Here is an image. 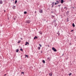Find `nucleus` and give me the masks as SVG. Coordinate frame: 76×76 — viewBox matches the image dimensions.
Masks as SVG:
<instances>
[{
  "instance_id": "e433bc0d",
  "label": "nucleus",
  "mask_w": 76,
  "mask_h": 76,
  "mask_svg": "<svg viewBox=\"0 0 76 76\" xmlns=\"http://www.w3.org/2000/svg\"><path fill=\"white\" fill-rule=\"evenodd\" d=\"M69 12V11H68V12Z\"/></svg>"
},
{
  "instance_id": "20e7f679",
  "label": "nucleus",
  "mask_w": 76,
  "mask_h": 76,
  "mask_svg": "<svg viewBox=\"0 0 76 76\" xmlns=\"http://www.w3.org/2000/svg\"><path fill=\"white\" fill-rule=\"evenodd\" d=\"M43 11H42V10H40V11H39L40 13H42Z\"/></svg>"
},
{
  "instance_id": "1a4fd4ad",
  "label": "nucleus",
  "mask_w": 76,
  "mask_h": 76,
  "mask_svg": "<svg viewBox=\"0 0 76 76\" xmlns=\"http://www.w3.org/2000/svg\"><path fill=\"white\" fill-rule=\"evenodd\" d=\"M49 75H50V76H52V75H53V74L51 73H49Z\"/></svg>"
},
{
  "instance_id": "aec40b11",
  "label": "nucleus",
  "mask_w": 76,
  "mask_h": 76,
  "mask_svg": "<svg viewBox=\"0 0 76 76\" xmlns=\"http://www.w3.org/2000/svg\"><path fill=\"white\" fill-rule=\"evenodd\" d=\"M20 41H19L18 42V44H19V43H20Z\"/></svg>"
},
{
  "instance_id": "c9c22d12",
  "label": "nucleus",
  "mask_w": 76,
  "mask_h": 76,
  "mask_svg": "<svg viewBox=\"0 0 76 76\" xmlns=\"http://www.w3.org/2000/svg\"><path fill=\"white\" fill-rule=\"evenodd\" d=\"M15 7H14V8H14V9H15Z\"/></svg>"
},
{
  "instance_id": "2f4dec72",
  "label": "nucleus",
  "mask_w": 76,
  "mask_h": 76,
  "mask_svg": "<svg viewBox=\"0 0 76 76\" xmlns=\"http://www.w3.org/2000/svg\"><path fill=\"white\" fill-rule=\"evenodd\" d=\"M4 76H6V74H5V75H4Z\"/></svg>"
},
{
  "instance_id": "6e6552de",
  "label": "nucleus",
  "mask_w": 76,
  "mask_h": 76,
  "mask_svg": "<svg viewBox=\"0 0 76 76\" xmlns=\"http://www.w3.org/2000/svg\"><path fill=\"white\" fill-rule=\"evenodd\" d=\"M36 38H37H37H38V37H37L36 36H35L34 37V39H36Z\"/></svg>"
},
{
  "instance_id": "0eeeda50",
  "label": "nucleus",
  "mask_w": 76,
  "mask_h": 76,
  "mask_svg": "<svg viewBox=\"0 0 76 76\" xmlns=\"http://www.w3.org/2000/svg\"><path fill=\"white\" fill-rule=\"evenodd\" d=\"M39 33L40 35H42V32L41 31H39Z\"/></svg>"
},
{
  "instance_id": "dca6fc26",
  "label": "nucleus",
  "mask_w": 76,
  "mask_h": 76,
  "mask_svg": "<svg viewBox=\"0 0 76 76\" xmlns=\"http://www.w3.org/2000/svg\"><path fill=\"white\" fill-rule=\"evenodd\" d=\"M27 13V12H26L25 11L24 12V14H26Z\"/></svg>"
},
{
  "instance_id": "2eb2a0df",
  "label": "nucleus",
  "mask_w": 76,
  "mask_h": 76,
  "mask_svg": "<svg viewBox=\"0 0 76 76\" xmlns=\"http://www.w3.org/2000/svg\"><path fill=\"white\" fill-rule=\"evenodd\" d=\"M56 2H57V4H58V3H59V2L58 1H56Z\"/></svg>"
},
{
  "instance_id": "a211bd4d",
  "label": "nucleus",
  "mask_w": 76,
  "mask_h": 76,
  "mask_svg": "<svg viewBox=\"0 0 76 76\" xmlns=\"http://www.w3.org/2000/svg\"><path fill=\"white\" fill-rule=\"evenodd\" d=\"M25 56H26V57H27V58H28V55H26Z\"/></svg>"
},
{
  "instance_id": "6ab92c4d",
  "label": "nucleus",
  "mask_w": 76,
  "mask_h": 76,
  "mask_svg": "<svg viewBox=\"0 0 76 76\" xmlns=\"http://www.w3.org/2000/svg\"><path fill=\"white\" fill-rule=\"evenodd\" d=\"M43 63H45V61L43 60Z\"/></svg>"
},
{
  "instance_id": "9b49d317",
  "label": "nucleus",
  "mask_w": 76,
  "mask_h": 76,
  "mask_svg": "<svg viewBox=\"0 0 76 76\" xmlns=\"http://www.w3.org/2000/svg\"><path fill=\"white\" fill-rule=\"evenodd\" d=\"M72 26L73 27H75V24H74V23H72Z\"/></svg>"
},
{
  "instance_id": "9d476101",
  "label": "nucleus",
  "mask_w": 76,
  "mask_h": 76,
  "mask_svg": "<svg viewBox=\"0 0 76 76\" xmlns=\"http://www.w3.org/2000/svg\"><path fill=\"white\" fill-rule=\"evenodd\" d=\"M16 52L17 53H18V52H19V49H17L16 51Z\"/></svg>"
},
{
  "instance_id": "4be33fe9",
  "label": "nucleus",
  "mask_w": 76,
  "mask_h": 76,
  "mask_svg": "<svg viewBox=\"0 0 76 76\" xmlns=\"http://www.w3.org/2000/svg\"><path fill=\"white\" fill-rule=\"evenodd\" d=\"M72 73H70L69 74V76H70V75H71Z\"/></svg>"
},
{
  "instance_id": "473e14b6",
  "label": "nucleus",
  "mask_w": 76,
  "mask_h": 76,
  "mask_svg": "<svg viewBox=\"0 0 76 76\" xmlns=\"http://www.w3.org/2000/svg\"><path fill=\"white\" fill-rule=\"evenodd\" d=\"M35 13H37V12L35 11Z\"/></svg>"
},
{
  "instance_id": "5701e85b",
  "label": "nucleus",
  "mask_w": 76,
  "mask_h": 76,
  "mask_svg": "<svg viewBox=\"0 0 76 76\" xmlns=\"http://www.w3.org/2000/svg\"><path fill=\"white\" fill-rule=\"evenodd\" d=\"M21 73H22V74H24V72H21Z\"/></svg>"
},
{
  "instance_id": "f03ea898",
  "label": "nucleus",
  "mask_w": 76,
  "mask_h": 76,
  "mask_svg": "<svg viewBox=\"0 0 76 76\" xmlns=\"http://www.w3.org/2000/svg\"><path fill=\"white\" fill-rule=\"evenodd\" d=\"M52 50H53L54 51H55V52L57 51V50H56V49L54 47L52 48Z\"/></svg>"
},
{
  "instance_id": "ddd939ff",
  "label": "nucleus",
  "mask_w": 76,
  "mask_h": 76,
  "mask_svg": "<svg viewBox=\"0 0 76 76\" xmlns=\"http://www.w3.org/2000/svg\"><path fill=\"white\" fill-rule=\"evenodd\" d=\"M38 49L39 50H40V49H41V48L40 47H38Z\"/></svg>"
},
{
  "instance_id": "f3484780",
  "label": "nucleus",
  "mask_w": 76,
  "mask_h": 76,
  "mask_svg": "<svg viewBox=\"0 0 76 76\" xmlns=\"http://www.w3.org/2000/svg\"><path fill=\"white\" fill-rule=\"evenodd\" d=\"M20 51H23V49L22 48L20 49Z\"/></svg>"
},
{
  "instance_id": "423d86ee",
  "label": "nucleus",
  "mask_w": 76,
  "mask_h": 76,
  "mask_svg": "<svg viewBox=\"0 0 76 76\" xmlns=\"http://www.w3.org/2000/svg\"><path fill=\"white\" fill-rule=\"evenodd\" d=\"M3 4V1L2 0H0V4Z\"/></svg>"
},
{
  "instance_id": "cd10ccee",
  "label": "nucleus",
  "mask_w": 76,
  "mask_h": 76,
  "mask_svg": "<svg viewBox=\"0 0 76 76\" xmlns=\"http://www.w3.org/2000/svg\"><path fill=\"white\" fill-rule=\"evenodd\" d=\"M54 7V5H52V7Z\"/></svg>"
},
{
  "instance_id": "c85d7f7f",
  "label": "nucleus",
  "mask_w": 76,
  "mask_h": 76,
  "mask_svg": "<svg viewBox=\"0 0 76 76\" xmlns=\"http://www.w3.org/2000/svg\"><path fill=\"white\" fill-rule=\"evenodd\" d=\"M73 30H72L71 31V32H73Z\"/></svg>"
},
{
  "instance_id": "b1692460",
  "label": "nucleus",
  "mask_w": 76,
  "mask_h": 76,
  "mask_svg": "<svg viewBox=\"0 0 76 76\" xmlns=\"http://www.w3.org/2000/svg\"><path fill=\"white\" fill-rule=\"evenodd\" d=\"M64 8H65V9H67V7H64Z\"/></svg>"
},
{
  "instance_id": "f8f14e48",
  "label": "nucleus",
  "mask_w": 76,
  "mask_h": 76,
  "mask_svg": "<svg viewBox=\"0 0 76 76\" xmlns=\"http://www.w3.org/2000/svg\"><path fill=\"white\" fill-rule=\"evenodd\" d=\"M52 5H53L54 6V2H52Z\"/></svg>"
},
{
  "instance_id": "bb28decb",
  "label": "nucleus",
  "mask_w": 76,
  "mask_h": 76,
  "mask_svg": "<svg viewBox=\"0 0 76 76\" xmlns=\"http://www.w3.org/2000/svg\"><path fill=\"white\" fill-rule=\"evenodd\" d=\"M61 5H58V6H59V7H60V6H61Z\"/></svg>"
},
{
  "instance_id": "f704fd0d",
  "label": "nucleus",
  "mask_w": 76,
  "mask_h": 76,
  "mask_svg": "<svg viewBox=\"0 0 76 76\" xmlns=\"http://www.w3.org/2000/svg\"><path fill=\"white\" fill-rule=\"evenodd\" d=\"M14 20H15V19L14 18Z\"/></svg>"
},
{
  "instance_id": "39448f33",
  "label": "nucleus",
  "mask_w": 76,
  "mask_h": 76,
  "mask_svg": "<svg viewBox=\"0 0 76 76\" xmlns=\"http://www.w3.org/2000/svg\"><path fill=\"white\" fill-rule=\"evenodd\" d=\"M63 2H64V1L63 0H61V3L62 4L63 3Z\"/></svg>"
},
{
  "instance_id": "7c9ffc66",
  "label": "nucleus",
  "mask_w": 76,
  "mask_h": 76,
  "mask_svg": "<svg viewBox=\"0 0 76 76\" xmlns=\"http://www.w3.org/2000/svg\"><path fill=\"white\" fill-rule=\"evenodd\" d=\"M15 6H14V7H13V8H14H14H15Z\"/></svg>"
},
{
  "instance_id": "c756f323",
  "label": "nucleus",
  "mask_w": 76,
  "mask_h": 76,
  "mask_svg": "<svg viewBox=\"0 0 76 76\" xmlns=\"http://www.w3.org/2000/svg\"><path fill=\"white\" fill-rule=\"evenodd\" d=\"M57 3H55V5H56V4H57Z\"/></svg>"
},
{
  "instance_id": "393cba45",
  "label": "nucleus",
  "mask_w": 76,
  "mask_h": 76,
  "mask_svg": "<svg viewBox=\"0 0 76 76\" xmlns=\"http://www.w3.org/2000/svg\"><path fill=\"white\" fill-rule=\"evenodd\" d=\"M57 34H58V36H60V33H57Z\"/></svg>"
},
{
  "instance_id": "a878e982",
  "label": "nucleus",
  "mask_w": 76,
  "mask_h": 76,
  "mask_svg": "<svg viewBox=\"0 0 76 76\" xmlns=\"http://www.w3.org/2000/svg\"><path fill=\"white\" fill-rule=\"evenodd\" d=\"M66 20H67V22H68V21H69V20H68V18H67Z\"/></svg>"
},
{
  "instance_id": "f257e3e1",
  "label": "nucleus",
  "mask_w": 76,
  "mask_h": 76,
  "mask_svg": "<svg viewBox=\"0 0 76 76\" xmlns=\"http://www.w3.org/2000/svg\"><path fill=\"white\" fill-rule=\"evenodd\" d=\"M26 23H30V22H31V20H27L26 21Z\"/></svg>"
},
{
  "instance_id": "412c9836",
  "label": "nucleus",
  "mask_w": 76,
  "mask_h": 76,
  "mask_svg": "<svg viewBox=\"0 0 76 76\" xmlns=\"http://www.w3.org/2000/svg\"><path fill=\"white\" fill-rule=\"evenodd\" d=\"M39 45L40 47H42L41 45H40V44H39Z\"/></svg>"
},
{
  "instance_id": "4468645a",
  "label": "nucleus",
  "mask_w": 76,
  "mask_h": 76,
  "mask_svg": "<svg viewBox=\"0 0 76 76\" xmlns=\"http://www.w3.org/2000/svg\"><path fill=\"white\" fill-rule=\"evenodd\" d=\"M17 2H18V1H17V0L15 1V4H16V3H17Z\"/></svg>"
},
{
  "instance_id": "72a5a7b5",
  "label": "nucleus",
  "mask_w": 76,
  "mask_h": 76,
  "mask_svg": "<svg viewBox=\"0 0 76 76\" xmlns=\"http://www.w3.org/2000/svg\"><path fill=\"white\" fill-rule=\"evenodd\" d=\"M4 12H6V10H5L4 11Z\"/></svg>"
},
{
  "instance_id": "7ed1b4c3",
  "label": "nucleus",
  "mask_w": 76,
  "mask_h": 76,
  "mask_svg": "<svg viewBox=\"0 0 76 76\" xmlns=\"http://www.w3.org/2000/svg\"><path fill=\"white\" fill-rule=\"evenodd\" d=\"M29 43L28 42H26V43L25 44V45H29Z\"/></svg>"
}]
</instances>
